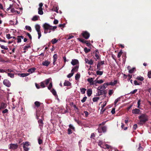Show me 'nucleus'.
<instances>
[{
	"label": "nucleus",
	"instance_id": "obj_1",
	"mask_svg": "<svg viewBox=\"0 0 151 151\" xmlns=\"http://www.w3.org/2000/svg\"><path fill=\"white\" fill-rule=\"evenodd\" d=\"M43 27L44 29V32L45 34H46L48 32L50 33L51 30L54 31L57 28L56 26H52L46 23L43 24Z\"/></svg>",
	"mask_w": 151,
	"mask_h": 151
},
{
	"label": "nucleus",
	"instance_id": "obj_2",
	"mask_svg": "<svg viewBox=\"0 0 151 151\" xmlns=\"http://www.w3.org/2000/svg\"><path fill=\"white\" fill-rule=\"evenodd\" d=\"M138 118L140 120L139 124L142 125L145 124L148 120V116L145 114H142L139 116Z\"/></svg>",
	"mask_w": 151,
	"mask_h": 151
},
{
	"label": "nucleus",
	"instance_id": "obj_3",
	"mask_svg": "<svg viewBox=\"0 0 151 151\" xmlns=\"http://www.w3.org/2000/svg\"><path fill=\"white\" fill-rule=\"evenodd\" d=\"M97 90L99 91H98L97 93V96H99L101 95H103L102 96V99H104L106 97V94L107 92L106 90H104L102 89H101L100 88V86H99L97 88Z\"/></svg>",
	"mask_w": 151,
	"mask_h": 151
},
{
	"label": "nucleus",
	"instance_id": "obj_4",
	"mask_svg": "<svg viewBox=\"0 0 151 151\" xmlns=\"http://www.w3.org/2000/svg\"><path fill=\"white\" fill-rule=\"evenodd\" d=\"M98 132L99 133L106 132L107 130V127L106 126L99 127L97 129Z\"/></svg>",
	"mask_w": 151,
	"mask_h": 151
},
{
	"label": "nucleus",
	"instance_id": "obj_5",
	"mask_svg": "<svg viewBox=\"0 0 151 151\" xmlns=\"http://www.w3.org/2000/svg\"><path fill=\"white\" fill-rule=\"evenodd\" d=\"M82 35L83 37L86 39H88L90 37V34L87 31H83L82 33Z\"/></svg>",
	"mask_w": 151,
	"mask_h": 151
},
{
	"label": "nucleus",
	"instance_id": "obj_6",
	"mask_svg": "<svg viewBox=\"0 0 151 151\" xmlns=\"http://www.w3.org/2000/svg\"><path fill=\"white\" fill-rule=\"evenodd\" d=\"M23 148L24 150L26 151H28L29 148L28 147L29 145V142H23Z\"/></svg>",
	"mask_w": 151,
	"mask_h": 151
},
{
	"label": "nucleus",
	"instance_id": "obj_7",
	"mask_svg": "<svg viewBox=\"0 0 151 151\" xmlns=\"http://www.w3.org/2000/svg\"><path fill=\"white\" fill-rule=\"evenodd\" d=\"M4 85L7 87H10L11 85V83L10 81L7 79H5L3 82Z\"/></svg>",
	"mask_w": 151,
	"mask_h": 151
},
{
	"label": "nucleus",
	"instance_id": "obj_8",
	"mask_svg": "<svg viewBox=\"0 0 151 151\" xmlns=\"http://www.w3.org/2000/svg\"><path fill=\"white\" fill-rule=\"evenodd\" d=\"M10 145L9 148L11 150H14L17 149L18 147V145L17 144H10Z\"/></svg>",
	"mask_w": 151,
	"mask_h": 151
},
{
	"label": "nucleus",
	"instance_id": "obj_9",
	"mask_svg": "<svg viewBox=\"0 0 151 151\" xmlns=\"http://www.w3.org/2000/svg\"><path fill=\"white\" fill-rule=\"evenodd\" d=\"M140 110L136 108L132 110V113L134 114H139Z\"/></svg>",
	"mask_w": 151,
	"mask_h": 151
},
{
	"label": "nucleus",
	"instance_id": "obj_10",
	"mask_svg": "<svg viewBox=\"0 0 151 151\" xmlns=\"http://www.w3.org/2000/svg\"><path fill=\"white\" fill-rule=\"evenodd\" d=\"M109 83H104L102 86H100V88L103 90L105 89L108 86H109Z\"/></svg>",
	"mask_w": 151,
	"mask_h": 151
},
{
	"label": "nucleus",
	"instance_id": "obj_11",
	"mask_svg": "<svg viewBox=\"0 0 151 151\" xmlns=\"http://www.w3.org/2000/svg\"><path fill=\"white\" fill-rule=\"evenodd\" d=\"M38 122L39 124V127L41 129L43 126V122L42 120L40 119L38 121Z\"/></svg>",
	"mask_w": 151,
	"mask_h": 151
},
{
	"label": "nucleus",
	"instance_id": "obj_12",
	"mask_svg": "<svg viewBox=\"0 0 151 151\" xmlns=\"http://www.w3.org/2000/svg\"><path fill=\"white\" fill-rule=\"evenodd\" d=\"M7 106V105L6 104L4 103H2L1 104V105L0 106V110L1 109H5L6 107Z\"/></svg>",
	"mask_w": 151,
	"mask_h": 151
},
{
	"label": "nucleus",
	"instance_id": "obj_13",
	"mask_svg": "<svg viewBox=\"0 0 151 151\" xmlns=\"http://www.w3.org/2000/svg\"><path fill=\"white\" fill-rule=\"evenodd\" d=\"M105 144L102 141L99 140L98 143V145L101 147L103 148Z\"/></svg>",
	"mask_w": 151,
	"mask_h": 151
},
{
	"label": "nucleus",
	"instance_id": "obj_14",
	"mask_svg": "<svg viewBox=\"0 0 151 151\" xmlns=\"http://www.w3.org/2000/svg\"><path fill=\"white\" fill-rule=\"evenodd\" d=\"M87 93L88 96L89 97L90 96L92 93V90L91 88L88 89L87 91Z\"/></svg>",
	"mask_w": 151,
	"mask_h": 151
},
{
	"label": "nucleus",
	"instance_id": "obj_15",
	"mask_svg": "<svg viewBox=\"0 0 151 151\" xmlns=\"http://www.w3.org/2000/svg\"><path fill=\"white\" fill-rule=\"evenodd\" d=\"M78 63V60L76 59H74L73 60H72V61L71 62V64L73 65H76Z\"/></svg>",
	"mask_w": 151,
	"mask_h": 151
},
{
	"label": "nucleus",
	"instance_id": "obj_16",
	"mask_svg": "<svg viewBox=\"0 0 151 151\" xmlns=\"http://www.w3.org/2000/svg\"><path fill=\"white\" fill-rule=\"evenodd\" d=\"M50 63V62L46 60L42 63V64L44 66H48Z\"/></svg>",
	"mask_w": 151,
	"mask_h": 151
},
{
	"label": "nucleus",
	"instance_id": "obj_17",
	"mask_svg": "<svg viewBox=\"0 0 151 151\" xmlns=\"http://www.w3.org/2000/svg\"><path fill=\"white\" fill-rule=\"evenodd\" d=\"M35 28L37 32H40V26L38 24H36L35 25Z\"/></svg>",
	"mask_w": 151,
	"mask_h": 151
},
{
	"label": "nucleus",
	"instance_id": "obj_18",
	"mask_svg": "<svg viewBox=\"0 0 151 151\" xmlns=\"http://www.w3.org/2000/svg\"><path fill=\"white\" fill-rule=\"evenodd\" d=\"M36 68H32L30 69H29L27 71L28 72H30L31 73H33L35 71V70H36Z\"/></svg>",
	"mask_w": 151,
	"mask_h": 151
},
{
	"label": "nucleus",
	"instance_id": "obj_19",
	"mask_svg": "<svg viewBox=\"0 0 151 151\" xmlns=\"http://www.w3.org/2000/svg\"><path fill=\"white\" fill-rule=\"evenodd\" d=\"M117 80H114L113 82L109 83V85L114 86L117 84Z\"/></svg>",
	"mask_w": 151,
	"mask_h": 151
},
{
	"label": "nucleus",
	"instance_id": "obj_20",
	"mask_svg": "<svg viewBox=\"0 0 151 151\" xmlns=\"http://www.w3.org/2000/svg\"><path fill=\"white\" fill-rule=\"evenodd\" d=\"M135 78L140 81H143L144 80L143 77L140 76H138L136 78Z\"/></svg>",
	"mask_w": 151,
	"mask_h": 151
},
{
	"label": "nucleus",
	"instance_id": "obj_21",
	"mask_svg": "<svg viewBox=\"0 0 151 151\" xmlns=\"http://www.w3.org/2000/svg\"><path fill=\"white\" fill-rule=\"evenodd\" d=\"M78 39L79 41L83 43H86V42H88V40H86L83 39H81V38H78Z\"/></svg>",
	"mask_w": 151,
	"mask_h": 151
},
{
	"label": "nucleus",
	"instance_id": "obj_22",
	"mask_svg": "<svg viewBox=\"0 0 151 151\" xmlns=\"http://www.w3.org/2000/svg\"><path fill=\"white\" fill-rule=\"evenodd\" d=\"M78 68V66H75L71 70V72H74V71H77Z\"/></svg>",
	"mask_w": 151,
	"mask_h": 151
},
{
	"label": "nucleus",
	"instance_id": "obj_23",
	"mask_svg": "<svg viewBox=\"0 0 151 151\" xmlns=\"http://www.w3.org/2000/svg\"><path fill=\"white\" fill-rule=\"evenodd\" d=\"M51 80V78H49L46 79L44 82L46 85H47L50 83V81Z\"/></svg>",
	"mask_w": 151,
	"mask_h": 151
},
{
	"label": "nucleus",
	"instance_id": "obj_24",
	"mask_svg": "<svg viewBox=\"0 0 151 151\" xmlns=\"http://www.w3.org/2000/svg\"><path fill=\"white\" fill-rule=\"evenodd\" d=\"M41 104V103L39 102L38 101H35V105L36 107H37V108L39 107Z\"/></svg>",
	"mask_w": 151,
	"mask_h": 151
},
{
	"label": "nucleus",
	"instance_id": "obj_25",
	"mask_svg": "<svg viewBox=\"0 0 151 151\" xmlns=\"http://www.w3.org/2000/svg\"><path fill=\"white\" fill-rule=\"evenodd\" d=\"M29 75V73H21L19 74L18 75H19L20 77H23L27 76H28Z\"/></svg>",
	"mask_w": 151,
	"mask_h": 151
},
{
	"label": "nucleus",
	"instance_id": "obj_26",
	"mask_svg": "<svg viewBox=\"0 0 151 151\" xmlns=\"http://www.w3.org/2000/svg\"><path fill=\"white\" fill-rule=\"evenodd\" d=\"M80 75L79 73H77L75 76V80H78L80 78Z\"/></svg>",
	"mask_w": 151,
	"mask_h": 151
},
{
	"label": "nucleus",
	"instance_id": "obj_27",
	"mask_svg": "<svg viewBox=\"0 0 151 151\" xmlns=\"http://www.w3.org/2000/svg\"><path fill=\"white\" fill-rule=\"evenodd\" d=\"M80 90L81 93L83 94H84L85 93V91L86 90V89L84 88H81Z\"/></svg>",
	"mask_w": 151,
	"mask_h": 151
},
{
	"label": "nucleus",
	"instance_id": "obj_28",
	"mask_svg": "<svg viewBox=\"0 0 151 151\" xmlns=\"http://www.w3.org/2000/svg\"><path fill=\"white\" fill-rule=\"evenodd\" d=\"M69 128L71 129L73 131H75V128L72 124H70L69 125Z\"/></svg>",
	"mask_w": 151,
	"mask_h": 151
},
{
	"label": "nucleus",
	"instance_id": "obj_29",
	"mask_svg": "<svg viewBox=\"0 0 151 151\" xmlns=\"http://www.w3.org/2000/svg\"><path fill=\"white\" fill-rule=\"evenodd\" d=\"M84 50L85 53H86L91 51V49H88L86 47L84 48Z\"/></svg>",
	"mask_w": 151,
	"mask_h": 151
},
{
	"label": "nucleus",
	"instance_id": "obj_30",
	"mask_svg": "<svg viewBox=\"0 0 151 151\" xmlns=\"http://www.w3.org/2000/svg\"><path fill=\"white\" fill-rule=\"evenodd\" d=\"M137 89H134L133 91H131L129 93H128V94H134L137 92Z\"/></svg>",
	"mask_w": 151,
	"mask_h": 151
},
{
	"label": "nucleus",
	"instance_id": "obj_31",
	"mask_svg": "<svg viewBox=\"0 0 151 151\" xmlns=\"http://www.w3.org/2000/svg\"><path fill=\"white\" fill-rule=\"evenodd\" d=\"M45 82L44 81L41 82L40 83V86L42 88H44L45 87Z\"/></svg>",
	"mask_w": 151,
	"mask_h": 151
},
{
	"label": "nucleus",
	"instance_id": "obj_32",
	"mask_svg": "<svg viewBox=\"0 0 151 151\" xmlns=\"http://www.w3.org/2000/svg\"><path fill=\"white\" fill-rule=\"evenodd\" d=\"M135 70V68H133L129 70V72L130 73H133L134 71Z\"/></svg>",
	"mask_w": 151,
	"mask_h": 151
},
{
	"label": "nucleus",
	"instance_id": "obj_33",
	"mask_svg": "<svg viewBox=\"0 0 151 151\" xmlns=\"http://www.w3.org/2000/svg\"><path fill=\"white\" fill-rule=\"evenodd\" d=\"M38 9V14H40V15H42L43 13V12L42 11V9Z\"/></svg>",
	"mask_w": 151,
	"mask_h": 151
},
{
	"label": "nucleus",
	"instance_id": "obj_34",
	"mask_svg": "<svg viewBox=\"0 0 151 151\" xmlns=\"http://www.w3.org/2000/svg\"><path fill=\"white\" fill-rule=\"evenodd\" d=\"M143 150V148L141 147V144L140 143L139 144V147L137 148V150L139 151L142 150Z\"/></svg>",
	"mask_w": 151,
	"mask_h": 151
},
{
	"label": "nucleus",
	"instance_id": "obj_35",
	"mask_svg": "<svg viewBox=\"0 0 151 151\" xmlns=\"http://www.w3.org/2000/svg\"><path fill=\"white\" fill-rule=\"evenodd\" d=\"M38 16H35L33 17L32 19V20L33 21H35L38 19Z\"/></svg>",
	"mask_w": 151,
	"mask_h": 151
},
{
	"label": "nucleus",
	"instance_id": "obj_36",
	"mask_svg": "<svg viewBox=\"0 0 151 151\" xmlns=\"http://www.w3.org/2000/svg\"><path fill=\"white\" fill-rule=\"evenodd\" d=\"M57 42H58V40L56 38H54V39H53L51 41V42H52V43L53 44H55Z\"/></svg>",
	"mask_w": 151,
	"mask_h": 151
},
{
	"label": "nucleus",
	"instance_id": "obj_37",
	"mask_svg": "<svg viewBox=\"0 0 151 151\" xmlns=\"http://www.w3.org/2000/svg\"><path fill=\"white\" fill-rule=\"evenodd\" d=\"M73 107L74 108V110L76 112H78L79 111V109L76 105H73Z\"/></svg>",
	"mask_w": 151,
	"mask_h": 151
},
{
	"label": "nucleus",
	"instance_id": "obj_38",
	"mask_svg": "<svg viewBox=\"0 0 151 151\" xmlns=\"http://www.w3.org/2000/svg\"><path fill=\"white\" fill-rule=\"evenodd\" d=\"M53 63H54L56 61L57 59V55L56 54H55L53 56Z\"/></svg>",
	"mask_w": 151,
	"mask_h": 151
},
{
	"label": "nucleus",
	"instance_id": "obj_39",
	"mask_svg": "<svg viewBox=\"0 0 151 151\" xmlns=\"http://www.w3.org/2000/svg\"><path fill=\"white\" fill-rule=\"evenodd\" d=\"M104 146V147H103V148H104L105 149H109L110 147V146L109 145L107 144H105Z\"/></svg>",
	"mask_w": 151,
	"mask_h": 151
},
{
	"label": "nucleus",
	"instance_id": "obj_40",
	"mask_svg": "<svg viewBox=\"0 0 151 151\" xmlns=\"http://www.w3.org/2000/svg\"><path fill=\"white\" fill-rule=\"evenodd\" d=\"M122 53H123V52H122V50H120V52H118V55H117V57L118 58H120V57H121Z\"/></svg>",
	"mask_w": 151,
	"mask_h": 151
},
{
	"label": "nucleus",
	"instance_id": "obj_41",
	"mask_svg": "<svg viewBox=\"0 0 151 151\" xmlns=\"http://www.w3.org/2000/svg\"><path fill=\"white\" fill-rule=\"evenodd\" d=\"M99 99V97H94L93 99V102H96Z\"/></svg>",
	"mask_w": 151,
	"mask_h": 151
},
{
	"label": "nucleus",
	"instance_id": "obj_42",
	"mask_svg": "<svg viewBox=\"0 0 151 151\" xmlns=\"http://www.w3.org/2000/svg\"><path fill=\"white\" fill-rule=\"evenodd\" d=\"M8 76L11 78H13L14 77V73H8Z\"/></svg>",
	"mask_w": 151,
	"mask_h": 151
},
{
	"label": "nucleus",
	"instance_id": "obj_43",
	"mask_svg": "<svg viewBox=\"0 0 151 151\" xmlns=\"http://www.w3.org/2000/svg\"><path fill=\"white\" fill-rule=\"evenodd\" d=\"M51 91L54 96H56L57 95L56 91L54 89H52Z\"/></svg>",
	"mask_w": 151,
	"mask_h": 151
},
{
	"label": "nucleus",
	"instance_id": "obj_44",
	"mask_svg": "<svg viewBox=\"0 0 151 151\" xmlns=\"http://www.w3.org/2000/svg\"><path fill=\"white\" fill-rule=\"evenodd\" d=\"M96 73L97 75L101 76L103 74V72L101 71H97Z\"/></svg>",
	"mask_w": 151,
	"mask_h": 151
},
{
	"label": "nucleus",
	"instance_id": "obj_45",
	"mask_svg": "<svg viewBox=\"0 0 151 151\" xmlns=\"http://www.w3.org/2000/svg\"><path fill=\"white\" fill-rule=\"evenodd\" d=\"M141 101V100L140 99H139L137 102V107L138 108L140 109L141 108L140 107V102Z\"/></svg>",
	"mask_w": 151,
	"mask_h": 151
},
{
	"label": "nucleus",
	"instance_id": "obj_46",
	"mask_svg": "<svg viewBox=\"0 0 151 151\" xmlns=\"http://www.w3.org/2000/svg\"><path fill=\"white\" fill-rule=\"evenodd\" d=\"M73 130L71 129L68 128V134H70L72 133V131Z\"/></svg>",
	"mask_w": 151,
	"mask_h": 151
},
{
	"label": "nucleus",
	"instance_id": "obj_47",
	"mask_svg": "<svg viewBox=\"0 0 151 151\" xmlns=\"http://www.w3.org/2000/svg\"><path fill=\"white\" fill-rule=\"evenodd\" d=\"M74 73V72H71V73H69L68 76L67 77L68 78H70L73 75Z\"/></svg>",
	"mask_w": 151,
	"mask_h": 151
},
{
	"label": "nucleus",
	"instance_id": "obj_48",
	"mask_svg": "<svg viewBox=\"0 0 151 151\" xmlns=\"http://www.w3.org/2000/svg\"><path fill=\"white\" fill-rule=\"evenodd\" d=\"M25 28L27 30H29L30 31H31V28L30 26H26L25 27Z\"/></svg>",
	"mask_w": 151,
	"mask_h": 151
},
{
	"label": "nucleus",
	"instance_id": "obj_49",
	"mask_svg": "<svg viewBox=\"0 0 151 151\" xmlns=\"http://www.w3.org/2000/svg\"><path fill=\"white\" fill-rule=\"evenodd\" d=\"M52 82H51L50 83V84H49L48 86V88L49 90H50V89L52 88Z\"/></svg>",
	"mask_w": 151,
	"mask_h": 151
},
{
	"label": "nucleus",
	"instance_id": "obj_50",
	"mask_svg": "<svg viewBox=\"0 0 151 151\" xmlns=\"http://www.w3.org/2000/svg\"><path fill=\"white\" fill-rule=\"evenodd\" d=\"M87 81L90 83H91L93 81V78H88L87 79Z\"/></svg>",
	"mask_w": 151,
	"mask_h": 151
},
{
	"label": "nucleus",
	"instance_id": "obj_51",
	"mask_svg": "<svg viewBox=\"0 0 151 151\" xmlns=\"http://www.w3.org/2000/svg\"><path fill=\"white\" fill-rule=\"evenodd\" d=\"M1 48L2 49H4L5 50H7L8 49V47L6 46H5L4 45H1L0 46Z\"/></svg>",
	"mask_w": 151,
	"mask_h": 151
},
{
	"label": "nucleus",
	"instance_id": "obj_52",
	"mask_svg": "<svg viewBox=\"0 0 151 151\" xmlns=\"http://www.w3.org/2000/svg\"><path fill=\"white\" fill-rule=\"evenodd\" d=\"M90 41H88V42H86L85 44H86V45L89 47H91V43H90Z\"/></svg>",
	"mask_w": 151,
	"mask_h": 151
},
{
	"label": "nucleus",
	"instance_id": "obj_53",
	"mask_svg": "<svg viewBox=\"0 0 151 151\" xmlns=\"http://www.w3.org/2000/svg\"><path fill=\"white\" fill-rule=\"evenodd\" d=\"M100 62H99L97 65V69L99 70H100Z\"/></svg>",
	"mask_w": 151,
	"mask_h": 151
},
{
	"label": "nucleus",
	"instance_id": "obj_54",
	"mask_svg": "<svg viewBox=\"0 0 151 151\" xmlns=\"http://www.w3.org/2000/svg\"><path fill=\"white\" fill-rule=\"evenodd\" d=\"M87 99V97L86 96H85L83 97L82 100H81V102L82 103L84 102Z\"/></svg>",
	"mask_w": 151,
	"mask_h": 151
},
{
	"label": "nucleus",
	"instance_id": "obj_55",
	"mask_svg": "<svg viewBox=\"0 0 151 151\" xmlns=\"http://www.w3.org/2000/svg\"><path fill=\"white\" fill-rule=\"evenodd\" d=\"M30 46L29 45H28L26 46H25L24 47V50H27V49L30 47Z\"/></svg>",
	"mask_w": 151,
	"mask_h": 151
},
{
	"label": "nucleus",
	"instance_id": "obj_56",
	"mask_svg": "<svg viewBox=\"0 0 151 151\" xmlns=\"http://www.w3.org/2000/svg\"><path fill=\"white\" fill-rule=\"evenodd\" d=\"M104 82L102 80H98L96 81V83L101 84L103 83Z\"/></svg>",
	"mask_w": 151,
	"mask_h": 151
},
{
	"label": "nucleus",
	"instance_id": "obj_57",
	"mask_svg": "<svg viewBox=\"0 0 151 151\" xmlns=\"http://www.w3.org/2000/svg\"><path fill=\"white\" fill-rule=\"evenodd\" d=\"M88 63L90 65H92L93 63V61L92 60H91L88 62Z\"/></svg>",
	"mask_w": 151,
	"mask_h": 151
},
{
	"label": "nucleus",
	"instance_id": "obj_58",
	"mask_svg": "<svg viewBox=\"0 0 151 151\" xmlns=\"http://www.w3.org/2000/svg\"><path fill=\"white\" fill-rule=\"evenodd\" d=\"M58 7H56L55 8V7L53 8V10L57 13H58Z\"/></svg>",
	"mask_w": 151,
	"mask_h": 151
},
{
	"label": "nucleus",
	"instance_id": "obj_59",
	"mask_svg": "<svg viewBox=\"0 0 151 151\" xmlns=\"http://www.w3.org/2000/svg\"><path fill=\"white\" fill-rule=\"evenodd\" d=\"M106 122V121L104 122H103L101 124H99V127H101V125H104L105 124Z\"/></svg>",
	"mask_w": 151,
	"mask_h": 151
},
{
	"label": "nucleus",
	"instance_id": "obj_60",
	"mask_svg": "<svg viewBox=\"0 0 151 151\" xmlns=\"http://www.w3.org/2000/svg\"><path fill=\"white\" fill-rule=\"evenodd\" d=\"M8 110L7 109H5V110H3L2 111V113L3 114H5V113H8Z\"/></svg>",
	"mask_w": 151,
	"mask_h": 151
},
{
	"label": "nucleus",
	"instance_id": "obj_61",
	"mask_svg": "<svg viewBox=\"0 0 151 151\" xmlns=\"http://www.w3.org/2000/svg\"><path fill=\"white\" fill-rule=\"evenodd\" d=\"M111 112L112 114H114L115 113V108H112Z\"/></svg>",
	"mask_w": 151,
	"mask_h": 151
},
{
	"label": "nucleus",
	"instance_id": "obj_62",
	"mask_svg": "<svg viewBox=\"0 0 151 151\" xmlns=\"http://www.w3.org/2000/svg\"><path fill=\"white\" fill-rule=\"evenodd\" d=\"M147 75L149 78H151V71H149L148 72Z\"/></svg>",
	"mask_w": 151,
	"mask_h": 151
},
{
	"label": "nucleus",
	"instance_id": "obj_63",
	"mask_svg": "<svg viewBox=\"0 0 151 151\" xmlns=\"http://www.w3.org/2000/svg\"><path fill=\"white\" fill-rule=\"evenodd\" d=\"M119 99H120V98H117V99H116L115 100V101H114V104L115 105L116 104V103L119 101Z\"/></svg>",
	"mask_w": 151,
	"mask_h": 151
},
{
	"label": "nucleus",
	"instance_id": "obj_64",
	"mask_svg": "<svg viewBox=\"0 0 151 151\" xmlns=\"http://www.w3.org/2000/svg\"><path fill=\"white\" fill-rule=\"evenodd\" d=\"M95 137V134L94 133H92L90 137L93 139Z\"/></svg>",
	"mask_w": 151,
	"mask_h": 151
}]
</instances>
